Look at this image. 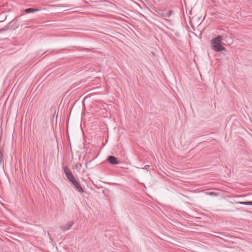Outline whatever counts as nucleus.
I'll return each mask as SVG.
<instances>
[{
    "label": "nucleus",
    "mask_w": 252,
    "mask_h": 252,
    "mask_svg": "<svg viewBox=\"0 0 252 252\" xmlns=\"http://www.w3.org/2000/svg\"><path fill=\"white\" fill-rule=\"evenodd\" d=\"M211 43L212 48L214 51L219 52L225 50V48L222 46L220 42H218L212 39Z\"/></svg>",
    "instance_id": "nucleus-1"
},
{
    "label": "nucleus",
    "mask_w": 252,
    "mask_h": 252,
    "mask_svg": "<svg viewBox=\"0 0 252 252\" xmlns=\"http://www.w3.org/2000/svg\"><path fill=\"white\" fill-rule=\"evenodd\" d=\"M63 171L67 179L73 185L77 181L75 179L70 169L66 166H64Z\"/></svg>",
    "instance_id": "nucleus-2"
},
{
    "label": "nucleus",
    "mask_w": 252,
    "mask_h": 252,
    "mask_svg": "<svg viewBox=\"0 0 252 252\" xmlns=\"http://www.w3.org/2000/svg\"><path fill=\"white\" fill-rule=\"evenodd\" d=\"M107 160L111 164H117L119 163L117 158L114 156H109L107 158Z\"/></svg>",
    "instance_id": "nucleus-3"
},
{
    "label": "nucleus",
    "mask_w": 252,
    "mask_h": 252,
    "mask_svg": "<svg viewBox=\"0 0 252 252\" xmlns=\"http://www.w3.org/2000/svg\"><path fill=\"white\" fill-rule=\"evenodd\" d=\"M73 224V222L72 221H70L68 222L65 225L62 227V229L63 231H66L70 229V228L72 227Z\"/></svg>",
    "instance_id": "nucleus-4"
},
{
    "label": "nucleus",
    "mask_w": 252,
    "mask_h": 252,
    "mask_svg": "<svg viewBox=\"0 0 252 252\" xmlns=\"http://www.w3.org/2000/svg\"><path fill=\"white\" fill-rule=\"evenodd\" d=\"M74 186L76 188L77 190L80 192L83 193L84 192V189L83 188L81 187L80 184L77 181L73 184Z\"/></svg>",
    "instance_id": "nucleus-5"
},
{
    "label": "nucleus",
    "mask_w": 252,
    "mask_h": 252,
    "mask_svg": "<svg viewBox=\"0 0 252 252\" xmlns=\"http://www.w3.org/2000/svg\"><path fill=\"white\" fill-rule=\"evenodd\" d=\"M223 36L222 35H219L215 38H214L213 39L215 40V41H217L218 42H221V41L223 40Z\"/></svg>",
    "instance_id": "nucleus-6"
},
{
    "label": "nucleus",
    "mask_w": 252,
    "mask_h": 252,
    "mask_svg": "<svg viewBox=\"0 0 252 252\" xmlns=\"http://www.w3.org/2000/svg\"><path fill=\"white\" fill-rule=\"evenodd\" d=\"M38 9H33V8H27L25 10V11L26 13H33L35 11H37Z\"/></svg>",
    "instance_id": "nucleus-7"
},
{
    "label": "nucleus",
    "mask_w": 252,
    "mask_h": 252,
    "mask_svg": "<svg viewBox=\"0 0 252 252\" xmlns=\"http://www.w3.org/2000/svg\"><path fill=\"white\" fill-rule=\"evenodd\" d=\"M238 204L246 205H252V201L239 202Z\"/></svg>",
    "instance_id": "nucleus-8"
},
{
    "label": "nucleus",
    "mask_w": 252,
    "mask_h": 252,
    "mask_svg": "<svg viewBox=\"0 0 252 252\" xmlns=\"http://www.w3.org/2000/svg\"><path fill=\"white\" fill-rule=\"evenodd\" d=\"M74 167V168L77 169L78 168V167H82V164L80 163H78V164L75 165Z\"/></svg>",
    "instance_id": "nucleus-9"
},
{
    "label": "nucleus",
    "mask_w": 252,
    "mask_h": 252,
    "mask_svg": "<svg viewBox=\"0 0 252 252\" xmlns=\"http://www.w3.org/2000/svg\"><path fill=\"white\" fill-rule=\"evenodd\" d=\"M2 161V154H1V153L0 152V165H1V164Z\"/></svg>",
    "instance_id": "nucleus-10"
},
{
    "label": "nucleus",
    "mask_w": 252,
    "mask_h": 252,
    "mask_svg": "<svg viewBox=\"0 0 252 252\" xmlns=\"http://www.w3.org/2000/svg\"><path fill=\"white\" fill-rule=\"evenodd\" d=\"M145 167V168L147 169V167H149V165H146Z\"/></svg>",
    "instance_id": "nucleus-11"
}]
</instances>
